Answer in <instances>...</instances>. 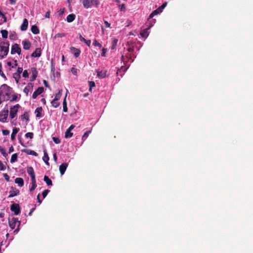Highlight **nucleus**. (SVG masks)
Masks as SVG:
<instances>
[{"mask_svg": "<svg viewBox=\"0 0 253 253\" xmlns=\"http://www.w3.org/2000/svg\"><path fill=\"white\" fill-rule=\"evenodd\" d=\"M0 93L2 96L3 101H8L10 96L13 93L12 88L6 84H3L0 87Z\"/></svg>", "mask_w": 253, "mask_h": 253, "instance_id": "nucleus-1", "label": "nucleus"}, {"mask_svg": "<svg viewBox=\"0 0 253 253\" xmlns=\"http://www.w3.org/2000/svg\"><path fill=\"white\" fill-rule=\"evenodd\" d=\"M9 43L8 41H5L0 42V57L1 59L5 57L9 51Z\"/></svg>", "mask_w": 253, "mask_h": 253, "instance_id": "nucleus-2", "label": "nucleus"}, {"mask_svg": "<svg viewBox=\"0 0 253 253\" xmlns=\"http://www.w3.org/2000/svg\"><path fill=\"white\" fill-rule=\"evenodd\" d=\"M84 8L88 9L92 6L97 7L100 4L99 0H81Z\"/></svg>", "mask_w": 253, "mask_h": 253, "instance_id": "nucleus-3", "label": "nucleus"}, {"mask_svg": "<svg viewBox=\"0 0 253 253\" xmlns=\"http://www.w3.org/2000/svg\"><path fill=\"white\" fill-rule=\"evenodd\" d=\"M8 224L10 226V227L12 229H14L16 226V224L18 223V227L15 230L14 232H17L19 230V226L20 224V221H18V219L16 217H12L11 219H10L9 217L8 219Z\"/></svg>", "mask_w": 253, "mask_h": 253, "instance_id": "nucleus-4", "label": "nucleus"}, {"mask_svg": "<svg viewBox=\"0 0 253 253\" xmlns=\"http://www.w3.org/2000/svg\"><path fill=\"white\" fill-rule=\"evenodd\" d=\"M20 107L19 104H17L13 107H11L10 109V118L12 119L17 115L18 109Z\"/></svg>", "mask_w": 253, "mask_h": 253, "instance_id": "nucleus-5", "label": "nucleus"}, {"mask_svg": "<svg viewBox=\"0 0 253 253\" xmlns=\"http://www.w3.org/2000/svg\"><path fill=\"white\" fill-rule=\"evenodd\" d=\"M8 114V110H3L0 112V122L4 123L6 122Z\"/></svg>", "mask_w": 253, "mask_h": 253, "instance_id": "nucleus-6", "label": "nucleus"}, {"mask_svg": "<svg viewBox=\"0 0 253 253\" xmlns=\"http://www.w3.org/2000/svg\"><path fill=\"white\" fill-rule=\"evenodd\" d=\"M10 210L14 212L15 215H18L20 213V208L19 204H13L10 206Z\"/></svg>", "mask_w": 253, "mask_h": 253, "instance_id": "nucleus-7", "label": "nucleus"}, {"mask_svg": "<svg viewBox=\"0 0 253 253\" xmlns=\"http://www.w3.org/2000/svg\"><path fill=\"white\" fill-rule=\"evenodd\" d=\"M21 51V48L17 43H15L11 47V54H14L17 53L18 54H20Z\"/></svg>", "mask_w": 253, "mask_h": 253, "instance_id": "nucleus-8", "label": "nucleus"}, {"mask_svg": "<svg viewBox=\"0 0 253 253\" xmlns=\"http://www.w3.org/2000/svg\"><path fill=\"white\" fill-rule=\"evenodd\" d=\"M11 189L9 191V195L8 196V198L13 197L19 195L20 191L18 189L14 188L13 187H12Z\"/></svg>", "mask_w": 253, "mask_h": 253, "instance_id": "nucleus-9", "label": "nucleus"}, {"mask_svg": "<svg viewBox=\"0 0 253 253\" xmlns=\"http://www.w3.org/2000/svg\"><path fill=\"white\" fill-rule=\"evenodd\" d=\"M44 91V88L43 87H39L38 88V89L35 90L33 95H32V97L33 99H36L37 98V97L41 94V93H42Z\"/></svg>", "mask_w": 253, "mask_h": 253, "instance_id": "nucleus-10", "label": "nucleus"}, {"mask_svg": "<svg viewBox=\"0 0 253 253\" xmlns=\"http://www.w3.org/2000/svg\"><path fill=\"white\" fill-rule=\"evenodd\" d=\"M70 51L76 57H78L80 56L81 53V50L79 48H77L75 47L72 46L70 48Z\"/></svg>", "mask_w": 253, "mask_h": 253, "instance_id": "nucleus-11", "label": "nucleus"}, {"mask_svg": "<svg viewBox=\"0 0 253 253\" xmlns=\"http://www.w3.org/2000/svg\"><path fill=\"white\" fill-rule=\"evenodd\" d=\"M68 167V164L66 163H62L59 166V171L61 175H63Z\"/></svg>", "mask_w": 253, "mask_h": 253, "instance_id": "nucleus-12", "label": "nucleus"}, {"mask_svg": "<svg viewBox=\"0 0 253 253\" xmlns=\"http://www.w3.org/2000/svg\"><path fill=\"white\" fill-rule=\"evenodd\" d=\"M27 173L31 176V179L34 180V179H36L34 169L32 167H29L27 168Z\"/></svg>", "mask_w": 253, "mask_h": 253, "instance_id": "nucleus-13", "label": "nucleus"}, {"mask_svg": "<svg viewBox=\"0 0 253 253\" xmlns=\"http://www.w3.org/2000/svg\"><path fill=\"white\" fill-rule=\"evenodd\" d=\"M41 55V49L40 48H37L34 52L31 54L33 57H39Z\"/></svg>", "mask_w": 253, "mask_h": 253, "instance_id": "nucleus-14", "label": "nucleus"}, {"mask_svg": "<svg viewBox=\"0 0 253 253\" xmlns=\"http://www.w3.org/2000/svg\"><path fill=\"white\" fill-rule=\"evenodd\" d=\"M28 26V21L27 19L25 18L23 20V23L21 26L20 29L21 31H26L27 29Z\"/></svg>", "mask_w": 253, "mask_h": 253, "instance_id": "nucleus-15", "label": "nucleus"}, {"mask_svg": "<svg viewBox=\"0 0 253 253\" xmlns=\"http://www.w3.org/2000/svg\"><path fill=\"white\" fill-rule=\"evenodd\" d=\"M23 48L25 50H29L31 46V42L28 40H25L22 42Z\"/></svg>", "mask_w": 253, "mask_h": 253, "instance_id": "nucleus-16", "label": "nucleus"}, {"mask_svg": "<svg viewBox=\"0 0 253 253\" xmlns=\"http://www.w3.org/2000/svg\"><path fill=\"white\" fill-rule=\"evenodd\" d=\"M31 71H32V75L31 81H34V80H36V79L37 78L38 72H37V69L36 68H32Z\"/></svg>", "mask_w": 253, "mask_h": 253, "instance_id": "nucleus-17", "label": "nucleus"}, {"mask_svg": "<svg viewBox=\"0 0 253 253\" xmlns=\"http://www.w3.org/2000/svg\"><path fill=\"white\" fill-rule=\"evenodd\" d=\"M19 130V128L17 127H14L12 130V132L11 134V139L14 140L15 139V136Z\"/></svg>", "mask_w": 253, "mask_h": 253, "instance_id": "nucleus-18", "label": "nucleus"}, {"mask_svg": "<svg viewBox=\"0 0 253 253\" xmlns=\"http://www.w3.org/2000/svg\"><path fill=\"white\" fill-rule=\"evenodd\" d=\"M15 183L17 184L20 187L23 186L24 184L23 179L21 177H17L15 179Z\"/></svg>", "mask_w": 253, "mask_h": 253, "instance_id": "nucleus-19", "label": "nucleus"}, {"mask_svg": "<svg viewBox=\"0 0 253 253\" xmlns=\"http://www.w3.org/2000/svg\"><path fill=\"white\" fill-rule=\"evenodd\" d=\"M22 151L25 152L28 155H31L35 156H38V155L37 152L30 149H25L22 150Z\"/></svg>", "mask_w": 253, "mask_h": 253, "instance_id": "nucleus-20", "label": "nucleus"}, {"mask_svg": "<svg viewBox=\"0 0 253 253\" xmlns=\"http://www.w3.org/2000/svg\"><path fill=\"white\" fill-rule=\"evenodd\" d=\"M161 10H159L158 8L157 9L154 10L149 16V17L148 18V20L152 18L154 16L158 14L159 13H161Z\"/></svg>", "mask_w": 253, "mask_h": 253, "instance_id": "nucleus-21", "label": "nucleus"}, {"mask_svg": "<svg viewBox=\"0 0 253 253\" xmlns=\"http://www.w3.org/2000/svg\"><path fill=\"white\" fill-rule=\"evenodd\" d=\"M31 32L35 35L38 34L40 33L39 29L36 25H33L31 27Z\"/></svg>", "mask_w": 253, "mask_h": 253, "instance_id": "nucleus-22", "label": "nucleus"}, {"mask_svg": "<svg viewBox=\"0 0 253 253\" xmlns=\"http://www.w3.org/2000/svg\"><path fill=\"white\" fill-rule=\"evenodd\" d=\"M42 107L37 108L35 110V113L36 114V117L40 118L42 117Z\"/></svg>", "mask_w": 253, "mask_h": 253, "instance_id": "nucleus-23", "label": "nucleus"}, {"mask_svg": "<svg viewBox=\"0 0 253 253\" xmlns=\"http://www.w3.org/2000/svg\"><path fill=\"white\" fill-rule=\"evenodd\" d=\"M76 16L74 14H70L67 17V21L68 22H72L75 19Z\"/></svg>", "mask_w": 253, "mask_h": 253, "instance_id": "nucleus-24", "label": "nucleus"}, {"mask_svg": "<svg viewBox=\"0 0 253 253\" xmlns=\"http://www.w3.org/2000/svg\"><path fill=\"white\" fill-rule=\"evenodd\" d=\"M66 96H67V93L66 94L65 97L63 101V110L64 112H67L68 111V108H67V102H66Z\"/></svg>", "mask_w": 253, "mask_h": 253, "instance_id": "nucleus-25", "label": "nucleus"}, {"mask_svg": "<svg viewBox=\"0 0 253 253\" xmlns=\"http://www.w3.org/2000/svg\"><path fill=\"white\" fill-rule=\"evenodd\" d=\"M42 160L46 163V164L49 165V163L48 162L49 160V157L47 152L45 151H44V155L42 157Z\"/></svg>", "mask_w": 253, "mask_h": 253, "instance_id": "nucleus-26", "label": "nucleus"}, {"mask_svg": "<svg viewBox=\"0 0 253 253\" xmlns=\"http://www.w3.org/2000/svg\"><path fill=\"white\" fill-rule=\"evenodd\" d=\"M31 181H32V186L30 188V191L32 192L33 191H34L36 188L37 187V183H36V179H31Z\"/></svg>", "mask_w": 253, "mask_h": 253, "instance_id": "nucleus-27", "label": "nucleus"}, {"mask_svg": "<svg viewBox=\"0 0 253 253\" xmlns=\"http://www.w3.org/2000/svg\"><path fill=\"white\" fill-rule=\"evenodd\" d=\"M43 180L45 182V183L48 186L52 185L51 180L47 176L45 175L44 176Z\"/></svg>", "mask_w": 253, "mask_h": 253, "instance_id": "nucleus-28", "label": "nucleus"}, {"mask_svg": "<svg viewBox=\"0 0 253 253\" xmlns=\"http://www.w3.org/2000/svg\"><path fill=\"white\" fill-rule=\"evenodd\" d=\"M148 29H144L140 32V35L142 37L147 38L149 35L147 32Z\"/></svg>", "mask_w": 253, "mask_h": 253, "instance_id": "nucleus-29", "label": "nucleus"}, {"mask_svg": "<svg viewBox=\"0 0 253 253\" xmlns=\"http://www.w3.org/2000/svg\"><path fill=\"white\" fill-rule=\"evenodd\" d=\"M17 161V154L16 153L13 154L11 156L10 162L13 163Z\"/></svg>", "mask_w": 253, "mask_h": 253, "instance_id": "nucleus-30", "label": "nucleus"}, {"mask_svg": "<svg viewBox=\"0 0 253 253\" xmlns=\"http://www.w3.org/2000/svg\"><path fill=\"white\" fill-rule=\"evenodd\" d=\"M51 103L52 104V106L54 108H57L60 105V103L58 102V100H55V99H53L51 102Z\"/></svg>", "mask_w": 253, "mask_h": 253, "instance_id": "nucleus-31", "label": "nucleus"}, {"mask_svg": "<svg viewBox=\"0 0 253 253\" xmlns=\"http://www.w3.org/2000/svg\"><path fill=\"white\" fill-rule=\"evenodd\" d=\"M97 76L101 78H105L106 77V72L102 71L98 72Z\"/></svg>", "mask_w": 253, "mask_h": 253, "instance_id": "nucleus-32", "label": "nucleus"}, {"mask_svg": "<svg viewBox=\"0 0 253 253\" xmlns=\"http://www.w3.org/2000/svg\"><path fill=\"white\" fill-rule=\"evenodd\" d=\"M73 135V133H72L71 132V131L69 130H66V131L65 132V137L67 138H70Z\"/></svg>", "mask_w": 253, "mask_h": 253, "instance_id": "nucleus-33", "label": "nucleus"}, {"mask_svg": "<svg viewBox=\"0 0 253 253\" xmlns=\"http://www.w3.org/2000/svg\"><path fill=\"white\" fill-rule=\"evenodd\" d=\"M118 40L117 39H114L113 41H112V45L111 46V49H114L116 48V45H117V43L118 42Z\"/></svg>", "mask_w": 253, "mask_h": 253, "instance_id": "nucleus-34", "label": "nucleus"}, {"mask_svg": "<svg viewBox=\"0 0 253 253\" xmlns=\"http://www.w3.org/2000/svg\"><path fill=\"white\" fill-rule=\"evenodd\" d=\"M21 118L22 119H25L27 122L29 121V116L28 113L27 112H24V114L21 116Z\"/></svg>", "mask_w": 253, "mask_h": 253, "instance_id": "nucleus-35", "label": "nucleus"}, {"mask_svg": "<svg viewBox=\"0 0 253 253\" xmlns=\"http://www.w3.org/2000/svg\"><path fill=\"white\" fill-rule=\"evenodd\" d=\"M11 95L12 97L11 98V96H10V100H9L11 102L15 101L18 98V94H15V93L13 94V93H12V94Z\"/></svg>", "mask_w": 253, "mask_h": 253, "instance_id": "nucleus-36", "label": "nucleus"}, {"mask_svg": "<svg viewBox=\"0 0 253 253\" xmlns=\"http://www.w3.org/2000/svg\"><path fill=\"white\" fill-rule=\"evenodd\" d=\"M1 35H2V38H5V39L7 38L8 32H7V30H2L1 31Z\"/></svg>", "mask_w": 253, "mask_h": 253, "instance_id": "nucleus-37", "label": "nucleus"}, {"mask_svg": "<svg viewBox=\"0 0 253 253\" xmlns=\"http://www.w3.org/2000/svg\"><path fill=\"white\" fill-rule=\"evenodd\" d=\"M62 95V90H59L58 92L56 94L55 98L54 99H55V100H58L61 98V96Z\"/></svg>", "mask_w": 253, "mask_h": 253, "instance_id": "nucleus-38", "label": "nucleus"}, {"mask_svg": "<svg viewBox=\"0 0 253 253\" xmlns=\"http://www.w3.org/2000/svg\"><path fill=\"white\" fill-rule=\"evenodd\" d=\"M89 91H91L92 87H94L95 86V84L94 82H93V81H89Z\"/></svg>", "mask_w": 253, "mask_h": 253, "instance_id": "nucleus-39", "label": "nucleus"}, {"mask_svg": "<svg viewBox=\"0 0 253 253\" xmlns=\"http://www.w3.org/2000/svg\"><path fill=\"white\" fill-rule=\"evenodd\" d=\"M0 75L2 77H3L5 80H6V76L4 75V74L3 73V72L2 71V65H1V64L0 63Z\"/></svg>", "mask_w": 253, "mask_h": 253, "instance_id": "nucleus-40", "label": "nucleus"}, {"mask_svg": "<svg viewBox=\"0 0 253 253\" xmlns=\"http://www.w3.org/2000/svg\"><path fill=\"white\" fill-rule=\"evenodd\" d=\"M25 136L27 138L32 139L34 137V133L33 132H27L26 133Z\"/></svg>", "mask_w": 253, "mask_h": 253, "instance_id": "nucleus-41", "label": "nucleus"}, {"mask_svg": "<svg viewBox=\"0 0 253 253\" xmlns=\"http://www.w3.org/2000/svg\"><path fill=\"white\" fill-rule=\"evenodd\" d=\"M13 78L15 79V81L17 83H18L19 80L20 78V75H19L18 74H13Z\"/></svg>", "mask_w": 253, "mask_h": 253, "instance_id": "nucleus-42", "label": "nucleus"}, {"mask_svg": "<svg viewBox=\"0 0 253 253\" xmlns=\"http://www.w3.org/2000/svg\"><path fill=\"white\" fill-rule=\"evenodd\" d=\"M52 140L56 144H59L61 142L60 139L58 137H53Z\"/></svg>", "mask_w": 253, "mask_h": 253, "instance_id": "nucleus-43", "label": "nucleus"}, {"mask_svg": "<svg viewBox=\"0 0 253 253\" xmlns=\"http://www.w3.org/2000/svg\"><path fill=\"white\" fill-rule=\"evenodd\" d=\"M71 72L72 73V74L74 75H77V74H78V69L75 68H74V67H72L71 69Z\"/></svg>", "mask_w": 253, "mask_h": 253, "instance_id": "nucleus-44", "label": "nucleus"}, {"mask_svg": "<svg viewBox=\"0 0 253 253\" xmlns=\"http://www.w3.org/2000/svg\"><path fill=\"white\" fill-rule=\"evenodd\" d=\"M0 152H1V153L4 157H6L7 156V154L5 152V150L3 148H1L0 146Z\"/></svg>", "mask_w": 253, "mask_h": 253, "instance_id": "nucleus-45", "label": "nucleus"}, {"mask_svg": "<svg viewBox=\"0 0 253 253\" xmlns=\"http://www.w3.org/2000/svg\"><path fill=\"white\" fill-rule=\"evenodd\" d=\"M65 36H66V34H65L64 33H57V34H56L55 37V38H62V37H64Z\"/></svg>", "mask_w": 253, "mask_h": 253, "instance_id": "nucleus-46", "label": "nucleus"}, {"mask_svg": "<svg viewBox=\"0 0 253 253\" xmlns=\"http://www.w3.org/2000/svg\"><path fill=\"white\" fill-rule=\"evenodd\" d=\"M30 91V87L29 86H26L24 89L23 91L26 94V95L27 96L28 95V93Z\"/></svg>", "mask_w": 253, "mask_h": 253, "instance_id": "nucleus-47", "label": "nucleus"}, {"mask_svg": "<svg viewBox=\"0 0 253 253\" xmlns=\"http://www.w3.org/2000/svg\"><path fill=\"white\" fill-rule=\"evenodd\" d=\"M93 44L94 46H98L99 47H101L102 46L101 44L99 42H98L96 40H94Z\"/></svg>", "mask_w": 253, "mask_h": 253, "instance_id": "nucleus-48", "label": "nucleus"}, {"mask_svg": "<svg viewBox=\"0 0 253 253\" xmlns=\"http://www.w3.org/2000/svg\"><path fill=\"white\" fill-rule=\"evenodd\" d=\"M120 9L121 11H125L126 9V5L125 4H122L121 5H119Z\"/></svg>", "mask_w": 253, "mask_h": 253, "instance_id": "nucleus-49", "label": "nucleus"}, {"mask_svg": "<svg viewBox=\"0 0 253 253\" xmlns=\"http://www.w3.org/2000/svg\"><path fill=\"white\" fill-rule=\"evenodd\" d=\"M22 76L25 78H28L29 77V73L27 70H24L23 71Z\"/></svg>", "mask_w": 253, "mask_h": 253, "instance_id": "nucleus-50", "label": "nucleus"}, {"mask_svg": "<svg viewBox=\"0 0 253 253\" xmlns=\"http://www.w3.org/2000/svg\"><path fill=\"white\" fill-rule=\"evenodd\" d=\"M167 5V2H165V3H164L161 6H160L158 9L159 10H161V12H162V11H163V9L166 6V5Z\"/></svg>", "mask_w": 253, "mask_h": 253, "instance_id": "nucleus-51", "label": "nucleus"}, {"mask_svg": "<svg viewBox=\"0 0 253 253\" xmlns=\"http://www.w3.org/2000/svg\"><path fill=\"white\" fill-rule=\"evenodd\" d=\"M90 132V131H86L83 135V136L82 137V139L86 138L88 136L89 133Z\"/></svg>", "mask_w": 253, "mask_h": 253, "instance_id": "nucleus-52", "label": "nucleus"}, {"mask_svg": "<svg viewBox=\"0 0 253 253\" xmlns=\"http://www.w3.org/2000/svg\"><path fill=\"white\" fill-rule=\"evenodd\" d=\"M49 191L48 190H45L42 193V195L43 198H45Z\"/></svg>", "mask_w": 253, "mask_h": 253, "instance_id": "nucleus-53", "label": "nucleus"}, {"mask_svg": "<svg viewBox=\"0 0 253 253\" xmlns=\"http://www.w3.org/2000/svg\"><path fill=\"white\" fill-rule=\"evenodd\" d=\"M23 71V68L22 67H18L17 70V72L15 73L14 74H18L19 75H20L21 73Z\"/></svg>", "mask_w": 253, "mask_h": 253, "instance_id": "nucleus-54", "label": "nucleus"}, {"mask_svg": "<svg viewBox=\"0 0 253 253\" xmlns=\"http://www.w3.org/2000/svg\"><path fill=\"white\" fill-rule=\"evenodd\" d=\"M2 134L4 135H7L9 134V131L7 129H3L2 130Z\"/></svg>", "mask_w": 253, "mask_h": 253, "instance_id": "nucleus-55", "label": "nucleus"}, {"mask_svg": "<svg viewBox=\"0 0 253 253\" xmlns=\"http://www.w3.org/2000/svg\"><path fill=\"white\" fill-rule=\"evenodd\" d=\"M5 169V167L3 165V163L0 161V170H3Z\"/></svg>", "mask_w": 253, "mask_h": 253, "instance_id": "nucleus-56", "label": "nucleus"}, {"mask_svg": "<svg viewBox=\"0 0 253 253\" xmlns=\"http://www.w3.org/2000/svg\"><path fill=\"white\" fill-rule=\"evenodd\" d=\"M3 177H4L5 179L7 181H9V175L7 174V173H4L3 174Z\"/></svg>", "mask_w": 253, "mask_h": 253, "instance_id": "nucleus-57", "label": "nucleus"}, {"mask_svg": "<svg viewBox=\"0 0 253 253\" xmlns=\"http://www.w3.org/2000/svg\"><path fill=\"white\" fill-rule=\"evenodd\" d=\"M107 51V49L106 48H103L102 49V53H101V55L102 56H105V54H106V53Z\"/></svg>", "mask_w": 253, "mask_h": 253, "instance_id": "nucleus-58", "label": "nucleus"}, {"mask_svg": "<svg viewBox=\"0 0 253 253\" xmlns=\"http://www.w3.org/2000/svg\"><path fill=\"white\" fill-rule=\"evenodd\" d=\"M84 42L89 47L91 44V41L90 40H86Z\"/></svg>", "mask_w": 253, "mask_h": 253, "instance_id": "nucleus-59", "label": "nucleus"}, {"mask_svg": "<svg viewBox=\"0 0 253 253\" xmlns=\"http://www.w3.org/2000/svg\"><path fill=\"white\" fill-rule=\"evenodd\" d=\"M9 38L11 40H15L16 39V35L15 34H11L9 35Z\"/></svg>", "mask_w": 253, "mask_h": 253, "instance_id": "nucleus-60", "label": "nucleus"}, {"mask_svg": "<svg viewBox=\"0 0 253 253\" xmlns=\"http://www.w3.org/2000/svg\"><path fill=\"white\" fill-rule=\"evenodd\" d=\"M50 15V11L48 10L45 13L44 17L46 18H49Z\"/></svg>", "mask_w": 253, "mask_h": 253, "instance_id": "nucleus-61", "label": "nucleus"}, {"mask_svg": "<svg viewBox=\"0 0 253 253\" xmlns=\"http://www.w3.org/2000/svg\"><path fill=\"white\" fill-rule=\"evenodd\" d=\"M127 51L129 52H132L134 51V48L133 46H130L127 49Z\"/></svg>", "mask_w": 253, "mask_h": 253, "instance_id": "nucleus-62", "label": "nucleus"}, {"mask_svg": "<svg viewBox=\"0 0 253 253\" xmlns=\"http://www.w3.org/2000/svg\"><path fill=\"white\" fill-rule=\"evenodd\" d=\"M79 39L81 42H84L85 41V39L81 34H79Z\"/></svg>", "mask_w": 253, "mask_h": 253, "instance_id": "nucleus-63", "label": "nucleus"}, {"mask_svg": "<svg viewBox=\"0 0 253 253\" xmlns=\"http://www.w3.org/2000/svg\"><path fill=\"white\" fill-rule=\"evenodd\" d=\"M75 127V126L73 125H71L67 129V130H69L70 131H71L73 129H74Z\"/></svg>", "mask_w": 253, "mask_h": 253, "instance_id": "nucleus-64", "label": "nucleus"}]
</instances>
